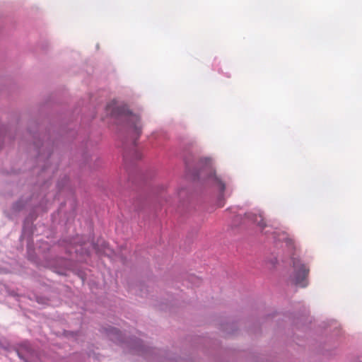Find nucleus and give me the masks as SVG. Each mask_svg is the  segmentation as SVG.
Here are the masks:
<instances>
[{
  "label": "nucleus",
  "instance_id": "obj_1",
  "mask_svg": "<svg viewBox=\"0 0 362 362\" xmlns=\"http://www.w3.org/2000/svg\"><path fill=\"white\" fill-rule=\"evenodd\" d=\"M107 114L112 117L119 118L124 117L125 120L130 124L134 129L135 133L138 135L141 134V127L139 125V119L135 115L132 114L126 105H117L116 100H112L106 106Z\"/></svg>",
  "mask_w": 362,
  "mask_h": 362
},
{
  "label": "nucleus",
  "instance_id": "obj_2",
  "mask_svg": "<svg viewBox=\"0 0 362 362\" xmlns=\"http://www.w3.org/2000/svg\"><path fill=\"white\" fill-rule=\"evenodd\" d=\"M293 273L291 276L293 283L300 287H305L308 284V276L309 274V268L298 259L293 258Z\"/></svg>",
  "mask_w": 362,
  "mask_h": 362
},
{
  "label": "nucleus",
  "instance_id": "obj_3",
  "mask_svg": "<svg viewBox=\"0 0 362 362\" xmlns=\"http://www.w3.org/2000/svg\"><path fill=\"white\" fill-rule=\"evenodd\" d=\"M202 164L205 165L209 170V177L213 178L220 186L221 190L225 189V185L216 175L214 170L211 166V160L210 158H203L200 160Z\"/></svg>",
  "mask_w": 362,
  "mask_h": 362
},
{
  "label": "nucleus",
  "instance_id": "obj_4",
  "mask_svg": "<svg viewBox=\"0 0 362 362\" xmlns=\"http://www.w3.org/2000/svg\"><path fill=\"white\" fill-rule=\"evenodd\" d=\"M247 216L249 219L257 223L262 229L265 228L267 226L263 216L262 214H256L253 212H249L247 214Z\"/></svg>",
  "mask_w": 362,
  "mask_h": 362
},
{
  "label": "nucleus",
  "instance_id": "obj_5",
  "mask_svg": "<svg viewBox=\"0 0 362 362\" xmlns=\"http://www.w3.org/2000/svg\"><path fill=\"white\" fill-rule=\"evenodd\" d=\"M93 247L98 253H103L108 256L112 253L108 247V245L103 240H99L96 244L93 245Z\"/></svg>",
  "mask_w": 362,
  "mask_h": 362
}]
</instances>
